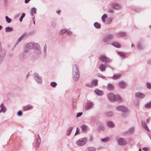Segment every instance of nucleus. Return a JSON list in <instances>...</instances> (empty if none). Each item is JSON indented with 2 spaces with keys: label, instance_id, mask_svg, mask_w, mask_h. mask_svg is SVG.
Segmentation results:
<instances>
[{
  "label": "nucleus",
  "instance_id": "1",
  "mask_svg": "<svg viewBox=\"0 0 151 151\" xmlns=\"http://www.w3.org/2000/svg\"><path fill=\"white\" fill-rule=\"evenodd\" d=\"M79 76V72L76 66L74 65L73 67V77L75 81L78 80Z\"/></svg>",
  "mask_w": 151,
  "mask_h": 151
},
{
  "label": "nucleus",
  "instance_id": "2",
  "mask_svg": "<svg viewBox=\"0 0 151 151\" xmlns=\"http://www.w3.org/2000/svg\"><path fill=\"white\" fill-rule=\"evenodd\" d=\"M114 36L112 34H109L106 36L103 39V42L106 44H108L112 40Z\"/></svg>",
  "mask_w": 151,
  "mask_h": 151
},
{
  "label": "nucleus",
  "instance_id": "3",
  "mask_svg": "<svg viewBox=\"0 0 151 151\" xmlns=\"http://www.w3.org/2000/svg\"><path fill=\"white\" fill-rule=\"evenodd\" d=\"M87 139L86 138H83L78 140L77 142V144L78 146H82L86 143Z\"/></svg>",
  "mask_w": 151,
  "mask_h": 151
},
{
  "label": "nucleus",
  "instance_id": "4",
  "mask_svg": "<svg viewBox=\"0 0 151 151\" xmlns=\"http://www.w3.org/2000/svg\"><path fill=\"white\" fill-rule=\"evenodd\" d=\"M33 49L37 50L38 51V55H40L41 53V47L39 44L37 43L33 42Z\"/></svg>",
  "mask_w": 151,
  "mask_h": 151
},
{
  "label": "nucleus",
  "instance_id": "5",
  "mask_svg": "<svg viewBox=\"0 0 151 151\" xmlns=\"http://www.w3.org/2000/svg\"><path fill=\"white\" fill-rule=\"evenodd\" d=\"M41 139L39 134L37 135V138L36 139L35 142V148L36 150H37L40 147L41 143Z\"/></svg>",
  "mask_w": 151,
  "mask_h": 151
},
{
  "label": "nucleus",
  "instance_id": "6",
  "mask_svg": "<svg viewBox=\"0 0 151 151\" xmlns=\"http://www.w3.org/2000/svg\"><path fill=\"white\" fill-rule=\"evenodd\" d=\"M33 77L34 79L38 83H41L42 82V78L39 74L37 73H35L33 74Z\"/></svg>",
  "mask_w": 151,
  "mask_h": 151
},
{
  "label": "nucleus",
  "instance_id": "7",
  "mask_svg": "<svg viewBox=\"0 0 151 151\" xmlns=\"http://www.w3.org/2000/svg\"><path fill=\"white\" fill-rule=\"evenodd\" d=\"M116 109L118 111L123 112H126L127 111V108L125 106L123 105L117 106L116 107Z\"/></svg>",
  "mask_w": 151,
  "mask_h": 151
},
{
  "label": "nucleus",
  "instance_id": "8",
  "mask_svg": "<svg viewBox=\"0 0 151 151\" xmlns=\"http://www.w3.org/2000/svg\"><path fill=\"white\" fill-rule=\"evenodd\" d=\"M93 102H88L85 105V109L86 110H89L93 107Z\"/></svg>",
  "mask_w": 151,
  "mask_h": 151
},
{
  "label": "nucleus",
  "instance_id": "9",
  "mask_svg": "<svg viewBox=\"0 0 151 151\" xmlns=\"http://www.w3.org/2000/svg\"><path fill=\"white\" fill-rule=\"evenodd\" d=\"M117 141L119 145H124L127 144V142L125 139L123 138H120L117 140Z\"/></svg>",
  "mask_w": 151,
  "mask_h": 151
},
{
  "label": "nucleus",
  "instance_id": "10",
  "mask_svg": "<svg viewBox=\"0 0 151 151\" xmlns=\"http://www.w3.org/2000/svg\"><path fill=\"white\" fill-rule=\"evenodd\" d=\"M26 33L23 34L17 40L16 42L14 45V46L15 47L22 40L23 38L26 36Z\"/></svg>",
  "mask_w": 151,
  "mask_h": 151
},
{
  "label": "nucleus",
  "instance_id": "11",
  "mask_svg": "<svg viewBox=\"0 0 151 151\" xmlns=\"http://www.w3.org/2000/svg\"><path fill=\"white\" fill-rule=\"evenodd\" d=\"M115 95L112 93H109L108 97L109 100L111 101H114L115 100Z\"/></svg>",
  "mask_w": 151,
  "mask_h": 151
},
{
  "label": "nucleus",
  "instance_id": "12",
  "mask_svg": "<svg viewBox=\"0 0 151 151\" xmlns=\"http://www.w3.org/2000/svg\"><path fill=\"white\" fill-rule=\"evenodd\" d=\"M33 108V106L31 105H28L23 107V110L25 111L30 110Z\"/></svg>",
  "mask_w": 151,
  "mask_h": 151
},
{
  "label": "nucleus",
  "instance_id": "13",
  "mask_svg": "<svg viewBox=\"0 0 151 151\" xmlns=\"http://www.w3.org/2000/svg\"><path fill=\"white\" fill-rule=\"evenodd\" d=\"M135 96L140 99H142L145 97V95L140 92H137L135 94Z\"/></svg>",
  "mask_w": 151,
  "mask_h": 151
},
{
  "label": "nucleus",
  "instance_id": "14",
  "mask_svg": "<svg viewBox=\"0 0 151 151\" xmlns=\"http://www.w3.org/2000/svg\"><path fill=\"white\" fill-rule=\"evenodd\" d=\"M0 107L1 108L0 109V113H5L6 111V107L3 104H1Z\"/></svg>",
  "mask_w": 151,
  "mask_h": 151
},
{
  "label": "nucleus",
  "instance_id": "15",
  "mask_svg": "<svg viewBox=\"0 0 151 151\" xmlns=\"http://www.w3.org/2000/svg\"><path fill=\"white\" fill-rule=\"evenodd\" d=\"M112 7L114 9H120L121 6L118 4L113 3L112 5Z\"/></svg>",
  "mask_w": 151,
  "mask_h": 151
},
{
  "label": "nucleus",
  "instance_id": "16",
  "mask_svg": "<svg viewBox=\"0 0 151 151\" xmlns=\"http://www.w3.org/2000/svg\"><path fill=\"white\" fill-rule=\"evenodd\" d=\"M33 42H31L27 44L26 45V48L27 49H33Z\"/></svg>",
  "mask_w": 151,
  "mask_h": 151
},
{
  "label": "nucleus",
  "instance_id": "17",
  "mask_svg": "<svg viewBox=\"0 0 151 151\" xmlns=\"http://www.w3.org/2000/svg\"><path fill=\"white\" fill-rule=\"evenodd\" d=\"M141 124L145 129L147 131H149V129L148 128L146 123L145 122L143 121H142L141 122Z\"/></svg>",
  "mask_w": 151,
  "mask_h": 151
},
{
  "label": "nucleus",
  "instance_id": "18",
  "mask_svg": "<svg viewBox=\"0 0 151 151\" xmlns=\"http://www.w3.org/2000/svg\"><path fill=\"white\" fill-rule=\"evenodd\" d=\"M119 86L121 88H124L126 87V85L124 82L121 81L119 83Z\"/></svg>",
  "mask_w": 151,
  "mask_h": 151
},
{
  "label": "nucleus",
  "instance_id": "19",
  "mask_svg": "<svg viewBox=\"0 0 151 151\" xmlns=\"http://www.w3.org/2000/svg\"><path fill=\"white\" fill-rule=\"evenodd\" d=\"M100 60L102 62H106L107 60V58L106 56L104 55H102L100 57Z\"/></svg>",
  "mask_w": 151,
  "mask_h": 151
},
{
  "label": "nucleus",
  "instance_id": "20",
  "mask_svg": "<svg viewBox=\"0 0 151 151\" xmlns=\"http://www.w3.org/2000/svg\"><path fill=\"white\" fill-rule=\"evenodd\" d=\"M115 100L114 101H117L119 102H121L122 101L123 99H122L119 95H116L115 97Z\"/></svg>",
  "mask_w": 151,
  "mask_h": 151
},
{
  "label": "nucleus",
  "instance_id": "21",
  "mask_svg": "<svg viewBox=\"0 0 151 151\" xmlns=\"http://www.w3.org/2000/svg\"><path fill=\"white\" fill-rule=\"evenodd\" d=\"M126 33L124 32H120L117 33L116 35L118 37H121L125 36L126 35Z\"/></svg>",
  "mask_w": 151,
  "mask_h": 151
},
{
  "label": "nucleus",
  "instance_id": "22",
  "mask_svg": "<svg viewBox=\"0 0 151 151\" xmlns=\"http://www.w3.org/2000/svg\"><path fill=\"white\" fill-rule=\"evenodd\" d=\"M99 68L100 70L101 71L103 72V71L105 70L106 66L102 64L100 65Z\"/></svg>",
  "mask_w": 151,
  "mask_h": 151
},
{
  "label": "nucleus",
  "instance_id": "23",
  "mask_svg": "<svg viewBox=\"0 0 151 151\" xmlns=\"http://www.w3.org/2000/svg\"><path fill=\"white\" fill-rule=\"evenodd\" d=\"M112 45L115 47H116L119 48L121 47L120 45L119 44L116 42H113L112 44Z\"/></svg>",
  "mask_w": 151,
  "mask_h": 151
},
{
  "label": "nucleus",
  "instance_id": "24",
  "mask_svg": "<svg viewBox=\"0 0 151 151\" xmlns=\"http://www.w3.org/2000/svg\"><path fill=\"white\" fill-rule=\"evenodd\" d=\"M73 129V127H70L68 128L66 132V134L68 136L70 135Z\"/></svg>",
  "mask_w": 151,
  "mask_h": 151
},
{
  "label": "nucleus",
  "instance_id": "25",
  "mask_svg": "<svg viewBox=\"0 0 151 151\" xmlns=\"http://www.w3.org/2000/svg\"><path fill=\"white\" fill-rule=\"evenodd\" d=\"M95 91L96 94L98 95H101L103 93L102 91L98 89H95Z\"/></svg>",
  "mask_w": 151,
  "mask_h": 151
},
{
  "label": "nucleus",
  "instance_id": "26",
  "mask_svg": "<svg viewBox=\"0 0 151 151\" xmlns=\"http://www.w3.org/2000/svg\"><path fill=\"white\" fill-rule=\"evenodd\" d=\"M36 13V9L35 7H33L31 9V15L33 16L34 14H35Z\"/></svg>",
  "mask_w": 151,
  "mask_h": 151
},
{
  "label": "nucleus",
  "instance_id": "27",
  "mask_svg": "<svg viewBox=\"0 0 151 151\" xmlns=\"http://www.w3.org/2000/svg\"><path fill=\"white\" fill-rule=\"evenodd\" d=\"M81 128L83 131L85 132L87 130V126L86 125L83 124L81 126Z\"/></svg>",
  "mask_w": 151,
  "mask_h": 151
},
{
  "label": "nucleus",
  "instance_id": "28",
  "mask_svg": "<svg viewBox=\"0 0 151 151\" xmlns=\"http://www.w3.org/2000/svg\"><path fill=\"white\" fill-rule=\"evenodd\" d=\"M13 30V28L11 27H7L5 28V31L6 32H12Z\"/></svg>",
  "mask_w": 151,
  "mask_h": 151
},
{
  "label": "nucleus",
  "instance_id": "29",
  "mask_svg": "<svg viewBox=\"0 0 151 151\" xmlns=\"http://www.w3.org/2000/svg\"><path fill=\"white\" fill-rule=\"evenodd\" d=\"M94 26L97 29H100L101 27V25L100 24H99L97 22H95L94 24Z\"/></svg>",
  "mask_w": 151,
  "mask_h": 151
},
{
  "label": "nucleus",
  "instance_id": "30",
  "mask_svg": "<svg viewBox=\"0 0 151 151\" xmlns=\"http://www.w3.org/2000/svg\"><path fill=\"white\" fill-rule=\"evenodd\" d=\"M107 124L108 127H113L114 126V124L113 122L111 121L108 122Z\"/></svg>",
  "mask_w": 151,
  "mask_h": 151
},
{
  "label": "nucleus",
  "instance_id": "31",
  "mask_svg": "<svg viewBox=\"0 0 151 151\" xmlns=\"http://www.w3.org/2000/svg\"><path fill=\"white\" fill-rule=\"evenodd\" d=\"M121 76V75L120 74H116L114 75L112 77V78L114 79H116L119 78Z\"/></svg>",
  "mask_w": 151,
  "mask_h": 151
},
{
  "label": "nucleus",
  "instance_id": "32",
  "mask_svg": "<svg viewBox=\"0 0 151 151\" xmlns=\"http://www.w3.org/2000/svg\"><path fill=\"white\" fill-rule=\"evenodd\" d=\"M107 17V16L106 14H104L102 17V20L103 22H105V19Z\"/></svg>",
  "mask_w": 151,
  "mask_h": 151
},
{
  "label": "nucleus",
  "instance_id": "33",
  "mask_svg": "<svg viewBox=\"0 0 151 151\" xmlns=\"http://www.w3.org/2000/svg\"><path fill=\"white\" fill-rule=\"evenodd\" d=\"M110 138L107 137L104 139H101V141L103 142H106L110 141Z\"/></svg>",
  "mask_w": 151,
  "mask_h": 151
},
{
  "label": "nucleus",
  "instance_id": "34",
  "mask_svg": "<svg viewBox=\"0 0 151 151\" xmlns=\"http://www.w3.org/2000/svg\"><path fill=\"white\" fill-rule=\"evenodd\" d=\"M106 115L108 117H110L113 116V114L111 112H108L106 113Z\"/></svg>",
  "mask_w": 151,
  "mask_h": 151
},
{
  "label": "nucleus",
  "instance_id": "35",
  "mask_svg": "<svg viewBox=\"0 0 151 151\" xmlns=\"http://www.w3.org/2000/svg\"><path fill=\"white\" fill-rule=\"evenodd\" d=\"M118 54L120 56L123 58L126 57V54L122 52H118Z\"/></svg>",
  "mask_w": 151,
  "mask_h": 151
},
{
  "label": "nucleus",
  "instance_id": "36",
  "mask_svg": "<svg viewBox=\"0 0 151 151\" xmlns=\"http://www.w3.org/2000/svg\"><path fill=\"white\" fill-rule=\"evenodd\" d=\"M112 19L111 17L108 18L106 21V23L107 24H109L111 22Z\"/></svg>",
  "mask_w": 151,
  "mask_h": 151
},
{
  "label": "nucleus",
  "instance_id": "37",
  "mask_svg": "<svg viewBox=\"0 0 151 151\" xmlns=\"http://www.w3.org/2000/svg\"><path fill=\"white\" fill-rule=\"evenodd\" d=\"M88 151H95L96 148L93 147H89L88 148Z\"/></svg>",
  "mask_w": 151,
  "mask_h": 151
},
{
  "label": "nucleus",
  "instance_id": "38",
  "mask_svg": "<svg viewBox=\"0 0 151 151\" xmlns=\"http://www.w3.org/2000/svg\"><path fill=\"white\" fill-rule=\"evenodd\" d=\"M114 88L113 86L111 84L109 83L108 86V88L109 90H112Z\"/></svg>",
  "mask_w": 151,
  "mask_h": 151
},
{
  "label": "nucleus",
  "instance_id": "39",
  "mask_svg": "<svg viewBox=\"0 0 151 151\" xmlns=\"http://www.w3.org/2000/svg\"><path fill=\"white\" fill-rule=\"evenodd\" d=\"M97 81L96 80H93V81L91 82V83L92 86H95L97 84Z\"/></svg>",
  "mask_w": 151,
  "mask_h": 151
},
{
  "label": "nucleus",
  "instance_id": "40",
  "mask_svg": "<svg viewBox=\"0 0 151 151\" xmlns=\"http://www.w3.org/2000/svg\"><path fill=\"white\" fill-rule=\"evenodd\" d=\"M51 86L53 88L55 87L57 85V83L54 82H52L50 83Z\"/></svg>",
  "mask_w": 151,
  "mask_h": 151
},
{
  "label": "nucleus",
  "instance_id": "41",
  "mask_svg": "<svg viewBox=\"0 0 151 151\" xmlns=\"http://www.w3.org/2000/svg\"><path fill=\"white\" fill-rule=\"evenodd\" d=\"M5 18L6 21L8 23H10L12 21L11 19L7 16H6Z\"/></svg>",
  "mask_w": 151,
  "mask_h": 151
},
{
  "label": "nucleus",
  "instance_id": "42",
  "mask_svg": "<svg viewBox=\"0 0 151 151\" xmlns=\"http://www.w3.org/2000/svg\"><path fill=\"white\" fill-rule=\"evenodd\" d=\"M138 48L139 49H142L143 48V46L142 44L140 43H138L137 44Z\"/></svg>",
  "mask_w": 151,
  "mask_h": 151
},
{
  "label": "nucleus",
  "instance_id": "43",
  "mask_svg": "<svg viewBox=\"0 0 151 151\" xmlns=\"http://www.w3.org/2000/svg\"><path fill=\"white\" fill-rule=\"evenodd\" d=\"M134 104L135 106H137L139 104V101L138 100H135L134 101Z\"/></svg>",
  "mask_w": 151,
  "mask_h": 151
},
{
  "label": "nucleus",
  "instance_id": "44",
  "mask_svg": "<svg viewBox=\"0 0 151 151\" xmlns=\"http://www.w3.org/2000/svg\"><path fill=\"white\" fill-rule=\"evenodd\" d=\"M25 16V14L24 13H23L19 19V20L20 22H21L22 21L23 18Z\"/></svg>",
  "mask_w": 151,
  "mask_h": 151
},
{
  "label": "nucleus",
  "instance_id": "45",
  "mask_svg": "<svg viewBox=\"0 0 151 151\" xmlns=\"http://www.w3.org/2000/svg\"><path fill=\"white\" fill-rule=\"evenodd\" d=\"M66 32H67V30L66 29H62L60 30V33L61 34L63 35L65 33H66Z\"/></svg>",
  "mask_w": 151,
  "mask_h": 151
},
{
  "label": "nucleus",
  "instance_id": "46",
  "mask_svg": "<svg viewBox=\"0 0 151 151\" xmlns=\"http://www.w3.org/2000/svg\"><path fill=\"white\" fill-rule=\"evenodd\" d=\"M47 46L46 44H45L44 46V52L45 54L46 53Z\"/></svg>",
  "mask_w": 151,
  "mask_h": 151
},
{
  "label": "nucleus",
  "instance_id": "47",
  "mask_svg": "<svg viewBox=\"0 0 151 151\" xmlns=\"http://www.w3.org/2000/svg\"><path fill=\"white\" fill-rule=\"evenodd\" d=\"M145 107L147 108L151 107V103H149L146 104Z\"/></svg>",
  "mask_w": 151,
  "mask_h": 151
},
{
  "label": "nucleus",
  "instance_id": "48",
  "mask_svg": "<svg viewBox=\"0 0 151 151\" xmlns=\"http://www.w3.org/2000/svg\"><path fill=\"white\" fill-rule=\"evenodd\" d=\"M147 87V88L149 89H151V84L149 83H147L146 85Z\"/></svg>",
  "mask_w": 151,
  "mask_h": 151
},
{
  "label": "nucleus",
  "instance_id": "49",
  "mask_svg": "<svg viewBox=\"0 0 151 151\" xmlns=\"http://www.w3.org/2000/svg\"><path fill=\"white\" fill-rule=\"evenodd\" d=\"M83 113L82 112H80L78 113L76 116V117L77 118L81 116L82 114Z\"/></svg>",
  "mask_w": 151,
  "mask_h": 151
},
{
  "label": "nucleus",
  "instance_id": "50",
  "mask_svg": "<svg viewBox=\"0 0 151 151\" xmlns=\"http://www.w3.org/2000/svg\"><path fill=\"white\" fill-rule=\"evenodd\" d=\"M86 86H87L88 87H92V86L91 84V83H86Z\"/></svg>",
  "mask_w": 151,
  "mask_h": 151
},
{
  "label": "nucleus",
  "instance_id": "51",
  "mask_svg": "<svg viewBox=\"0 0 151 151\" xmlns=\"http://www.w3.org/2000/svg\"><path fill=\"white\" fill-rule=\"evenodd\" d=\"M17 115L19 116H21L22 115V112L21 111H18L17 113Z\"/></svg>",
  "mask_w": 151,
  "mask_h": 151
},
{
  "label": "nucleus",
  "instance_id": "52",
  "mask_svg": "<svg viewBox=\"0 0 151 151\" xmlns=\"http://www.w3.org/2000/svg\"><path fill=\"white\" fill-rule=\"evenodd\" d=\"M98 76L99 77L102 78H105V76H104V75L101 74H99L98 75Z\"/></svg>",
  "mask_w": 151,
  "mask_h": 151
},
{
  "label": "nucleus",
  "instance_id": "53",
  "mask_svg": "<svg viewBox=\"0 0 151 151\" xmlns=\"http://www.w3.org/2000/svg\"><path fill=\"white\" fill-rule=\"evenodd\" d=\"M143 150L145 151H147L149 150V148L147 147H144L143 148Z\"/></svg>",
  "mask_w": 151,
  "mask_h": 151
},
{
  "label": "nucleus",
  "instance_id": "54",
  "mask_svg": "<svg viewBox=\"0 0 151 151\" xmlns=\"http://www.w3.org/2000/svg\"><path fill=\"white\" fill-rule=\"evenodd\" d=\"M67 32H66V33L67 35H72V32L69 31H67Z\"/></svg>",
  "mask_w": 151,
  "mask_h": 151
},
{
  "label": "nucleus",
  "instance_id": "55",
  "mask_svg": "<svg viewBox=\"0 0 151 151\" xmlns=\"http://www.w3.org/2000/svg\"><path fill=\"white\" fill-rule=\"evenodd\" d=\"M134 128L132 127L130 129L129 131L131 132H132L134 131Z\"/></svg>",
  "mask_w": 151,
  "mask_h": 151
},
{
  "label": "nucleus",
  "instance_id": "56",
  "mask_svg": "<svg viewBox=\"0 0 151 151\" xmlns=\"http://www.w3.org/2000/svg\"><path fill=\"white\" fill-rule=\"evenodd\" d=\"M80 130L79 128H77L76 129V133L75 134V135L77 134L79 132Z\"/></svg>",
  "mask_w": 151,
  "mask_h": 151
},
{
  "label": "nucleus",
  "instance_id": "57",
  "mask_svg": "<svg viewBox=\"0 0 151 151\" xmlns=\"http://www.w3.org/2000/svg\"><path fill=\"white\" fill-rule=\"evenodd\" d=\"M31 0H25L24 1V2L26 4L28 3L29 1H30Z\"/></svg>",
  "mask_w": 151,
  "mask_h": 151
},
{
  "label": "nucleus",
  "instance_id": "58",
  "mask_svg": "<svg viewBox=\"0 0 151 151\" xmlns=\"http://www.w3.org/2000/svg\"><path fill=\"white\" fill-rule=\"evenodd\" d=\"M2 58L1 55H0V63H1L2 60Z\"/></svg>",
  "mask_w": 151,
  "mask_h": 151
},
{
  "label": "nucleus",
  "instance_id": "59",
  "mask_svg": "<svg viewBox=\"0 0 151 151\" xmlns=\"http://www.w3.org/2000/svg\"><path fill=\"white\" fill-rule=\"evenodd\" d=\"M122 116L123 117H126L127 116V115L126 114H122Z\"/></svg>",
  "mask_w": 151,
  "mask_h": 151
},
{
  "label": "nucleus",
  "instance_id": "60",
  "mask_svg": "<svg viewBox=\"0 0 151 151\" xmlns=\"http://www.w3.org/2000/svg\"><path fill=\"white\" fill-rule=\"evenodd\" d=\"M108 12H109L114 13V12L112 10H109L108 11Z\"/></svg>",
  "mask_w": 151,
  "mask_h": 151
},
{
  "label": "nucleus",
  "instance_id": "61",
  "mask_svg": "<svg viewBox=\"0 0 151 151\" xmlns=\"http://www.w3.org/2000/svg\"><path fill=\"white\" fill-rule=\"evenodd\" d=\"M76 101V99H73L72 100V102L73 103H75Z\"/></svg>",
  "mask_w": 151,
  "mask_h": 151
},
{
  "label": "nucleus",
  "instance_id": "62",
  "mask_svg": "<svg viewBox=\"0 0 151 151\" xmlns=\"http://www.w3.org/2000/svg\"><path fill=\"white\" fill-rule=\"evenodd\" d=\"M150 120V118H148V119L147 120V123H149Z\"/></svg>",
  "mask_w": 151,
  "mask_h": 151
},
{
  "label": "nucleus",
  "instance_id": "63",
  "mask_svg": "<svg viewBox=\"0 0 151 151\" xmlns=\"http://www.w3.org/2000/svg\"><path fill=\"white\" fill-rule=\"evenodd\" d=\"M60 12H61V11H60V10H58V11H57V13L58 14H59L60 13Z\"/></svg>",
  "mask_w": 151,
  "mask_h": 151
},
{
  "label": "nucleus",
  "instance_id": "64",
  "mask_svg": "<svg viewBox=\"0 0 151 151\" xmlns=\"http://www.w3.org/2000/svg\"><path fill=\"white\" fill-rule=\"evenodd\" d=\"M1 42H0V51L1 50Z\"/></svg>",
  "mask_w": 151,
  "mask_h": 151
}]
</instances>
